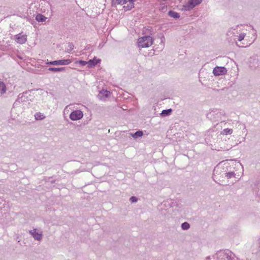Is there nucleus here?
<instances>
[{
    "instance_id": "ddd939ff",
    "label": "nucleus",
    "mask_w": 260,
    "mask_h": 260,
    "mask_svg": "<svg viewBox=\"0 0 260 260\" xmlns=\"http://www.w3.org/2000/svg\"><path fill=\"white\" fill-rule=\"evenodd\" d=\"M71 62V60L69 59L55 60V66L68 65Z\"/></svg>"
},
{
    "instance_id": "6e6552de",
    "label": "nucleus",
    "mask_w": 260,
    "mask_h": 260,
    "mask_svg": "<svg viewBox=\"0 0 260 260\" xmlns=\"http://www.w3.org/2000/svg\"><path fill=\"white\" fill-rule=\"evenodd\" d=\"M15 37L16 41L21 44L25 43L27 40L26 35H22V33L16 35Z\"/></svg>"
},
{
    "instance_id": "72a5a7b5",
    "label": "nucleus",
    "mask_w": 260,
    "mask_h": 260,
    "mask_svg": "<svg viewBox=\"0 0 260 260\" xmlns=\"http://www.w3.org/2000/svg\"><path fill=\"white\" fill-rule=\"evenodd\" d=\"M46 63L47 64L55 66V60L54 61H49V62H47Z\"/></svg>"
},
{
    "instance_id": "4468645a",
    "label": "nucleus",
    "mask_w": 260,
    "mask_h": 260,
    "mask_svg": "<svg viewBox=\"0 0 260 260\" xmlns=\"http://www.w3.org/2000/svg\"><path fill=\"white\" fill-rule=\"evenodd\" d=\"M162 205L166 207H169L170 208H173L174 206H177L178 204L176 202L170 200L164 202Z\"/></svg>"
},
{
    "instance_id": "4be33fe9",
    "label": "nucleus",
    "mask_w": 260,
    "mask_h": 260,
    "mask_svg": "<svg viewBox=\"0 0 260 260\" xmlns=\"http://www.w3.org/2000/svg\"><path fill=\"white\" fill-rule=\"evenodd\" d=\"M125 0H112V5L116 6L117 5H124L125 4Z\"/></svg>"
},
{
    "instance_id": "c85d7f7f",
    "label": "nucleus",
    "mask_w": 260,
    "mask_h": 260,
    "mask_svg": "<svg viewBox=\"0 0 260 260\" xmlns=\"http://www.w3.org/2000/svg\"><path fill=\"white\" fill-rule=\"evenodd\" d=\"M235 30H236V28H230L227 31L226 35L228 36H230H230H236V35H235V32L234 31Z\"/></svg>"
},
{
    "instance_id": "393cba45",
    "label": "nucleus",
    "mask_w": 260,
    "mask_h": 260,
    "mask_svg": "<svg viewBox=\"0 0 260 260\" xmlns=\"http://www.w3.org/2000/svg\"><path fill=\"white\" fill-rule=\"evenodd\" d=\"M181 227L183 230H187L190 228V224L187 222H184L181 224Z\"/></svg>"
},
{
    "instance_id": "b1692460",
    "label": "nucleus",
    "mask_w": 260,
    "mask_h": 260,
    "mask_svg": "<svg viewBox=\"0 0 260 260\" xmlns=\"http://www.w3.org/2000/svg\"><path fill=\"white\" fill-rule=\"evenodd\" d=\"M224 174L225 175V176L227 178V179H230L232 178L233 177H235L236 178H237L235 177L236 174L234 172H225L224 173Z\"/></svg>"
},
{
    "instance_id": "dca6fc26",
    "label": "nucleus",
    "mask_w": 260,
    "mask_h": 260,
    "mask_svg": "<svg viewBox=\"0 0 260 260\" xmlns=\"http://www.w3.org/2000/svg\"><path fill=\"white\" fill-rule=\"evenodd\" d=\"M48 70L51 72H60L64 71L65 70L64 67H60V68H54V67H50L48 69Z\"/></svg>"
},
{
    "instance_id": "5701e85b",
    "label": "nucleus",
    "mask_w": 260,
    "mask_h": 260,
    "mask_svg": "<svg viewBox=\"0 0 260 260\" xmlns=\"http://www.w3.org/2000/svg\"><path fill=\"white\" fill-rule=\"evenodd\" d=\"M6 87L5 83L2 81H0V93L1 94L5 93L6 92Z\"/></svg>"
},
{
    "instance_id": "f03ea898",
    "label": "nucleus",
    "mask_w": 260,
    "mask_h": 260,
    "mask_svg": "<svg viewBox=\"0 0 260 260\" xmlns=\"http://www.w3.org/2000/svg\"><path fill=\"white\" fill-rule=\"evenodd\" d=\"M153 43V38L149 36H145L139 38L138 40V45L139 47L147 48L152 45Z\"/></svg>"
},
{
    "instance_id": "9d476101",
    "label": "nucleus",
    "mask_w": 260,
    "mask_h": 260,
    "mask_svg": "<svg viewBox=\"0 0 260 260\" xmlns=\"http://www.w3.org/2000/svg\"><path fill=\"white\" fill-rule=\"evenodd\" d=\"M223 254V256H225L224 260H233L235 256L233 253L229 250H225Z\"/></svg>"
},
{
    "instance_id": "c9c22d12",
    "label": "nucleus",
    "mask_w": 260,
    "mask_h": 260,
    "mask_svg": "<svg viewBox=\"0 0 260 260\" xmlns=\"http://www.w3.org/2000/svg\"><path fill=\"white\" fill-rule=\"evenodd\" d=\"M127 1H129V0H125L126 3L127 2Z\"/></svg>"
},
{
    "instance_id": "39448f33",
    "label": "nucleus",
    "mask_w": 260,
    "mask_h": 260,
    "mask_svg": "<svg viewBox=\"0 0 260 260\" xmlns=\"http://www.w3.org/2000/svg\"><path fill=\"white\" fill-rule=\"evenodd\" d=\"M83 113L80 110H76L72 111L69 116L70 118L73 121H77L82 118Z\"/></svg>"
},
{
    "instance_id": "aec40b11",
    "label": "nucleus",
    "mask_w": 260,
    "mask_h": 260,
    "mask_svg": "<svg viewBox=\"0 0 260 260\" xmlns=\"http://www.w3.org/2000/svg\"><path fill=\"white\" fill-rule=\"evenodd\" d=\"M172 109L163 110L162 111L161 113H160V115L162 117H166V116L170 115L171 114V113H172Z\"/></svg>"
},
{
    "instance_id": "2f4dec72",
    "label": "nucleus",
    "mask_w": 260,
    "mask_h": 260,
    "mask_svg": "<svg viewBox=\"0 0 260 260\" xmlns=\"http://www.w3.org/2000/svg\"><path fill=\"white\" fill-rule=\"evenodd\" d=\"M21 104V103L18 100L16 99L13 104V108H15L19 107H20Z\"/></svg>"
},
{
    "instance_id": "f8f14e48",
    "label": "nucleus",
    "mask_w": 260,
    "mask_h": 260,
    "mask_svg": "<svg viewBox=\"0 0 260 260\" xmlns=\"http://www.w3.org/2000/svg\"><path fill=\"white\" fill-rule=\"evenodd\" d=\"M110 94V91L107 90H102L100 92L98 96L101 100H104L105 99L108 98Z\"/></svg>"
},
{
    "instance_id": "a211bd4d",
    "label": "nucleus",
    "mask_w": 260,
    "mask_h": 260,
    "mask_svg": "<svg viewBox=\"0 0 260 260\" xmlns=\"http://www.w3.org/2000/svg\"><path fill=\"white\" fill-rule=\"evenodd\" d=\"M47 17L41 14H38L36 16V20L40 22H43L46 21Z\"/></svg>"
},
{
    "instance_id": "bb28decb",
    "label": "nucleus",
    "mask_w": 260,
    "mask_h": 260,
    "mask_svg": "<svg viewBox=\"0 0 260 260\" xmlns=\"http://www.w3.org/2000/svg\"><path fill=\"white\" fill-rule=\"evenodd\" d=\"M233 133V129L230 128H225L221 132V134L227 135H231Z\"/></svg>"
},
{
    "instance_id": "7ed1b4c3",
    "label": "nucleus",
    "mask_w": 260,
    "mask_h": 260,
    "mask_svg": "<svg viewBox=\"0 0 260 260\" xmlns=\"http://www.w3.org/2000/svg\"><path fill=\"white\" fill-rule=\"evenodd\" d=\"M248 64L251 70H256L260 68V55L254 54L250 56L248 60Z\"/></svg>"
},
{
    "instance_id": "423d86ee",
    "label": "nucleus",
    "mask_w": 260,
    "mask_h": 260,
    "mask_svg": "<svg viewBox=\"0 0 260 260\" xmlns=\"http://www.w3.org/2000/svg\"><path fill=\"white\" fill-rule=\"evenodd\" d=\"M227 73V69L224 67L216 66L213 70V74L215 76L224 75Z\"/></svg>"
},
{
    "instance_id": "c756f323",
    "label": "nucleus",
    "mask_w": 260,
    "mask_h": 260,
    "mask_svg": "<svg viewBox=\"0 0 260 260\" xmlns=\"http://www.w3.org/2000/svg\"><path fill=\"white\" fill-rule=\"evenodd\" d=\"M76 63H79L82 67L85 66L86 64H87L88 66V61H84V60H80L77 61Z\"/></svg>"
},
{
    "instance_id": "0eeeda50",
    "label": "nucleus",
    "mask_w": 260,
    "mask_h": 260,
    "mask_svg": "<svg viewBox=\"0 0 260 260\" xmlns=\"http://www.w3.org/2000/svg\"><path fill=\"white\" fill-rule=\"evenodd\" d=\"M29 232L35 240L40 241L42 239V233H39L36 229L30 230Z\"/></svg>"
},
{
    "instance_id": "2eb2a0df",
    "label": "nucleus",
    "mask_w": 260,
    "mask_h": 260,
    "mask_svg": "<svg viewBox=\"0 0 260 260\" xmlns=\"http://www.w3.org/2000/svg\"><path fill=\"white\" fill-rule=\"evenodd\" d=\"M137 0H129V1H127V2H128L129 4H127L126 6H124L123 7L124 10L125 11H128L131 10L132 8H134V3Z\"/></svg>"
},
{
    "instance_id": "1a4fd4ad",
    "label": "nucleus",
    "mask_w": 260,
    "mask_h": 260,
    "mask_svg": "<svg viewBox=\"0 0 260 260\" xmlns=\"http://www.w3.org/2000/svg\"><path fill=\"white\" fill-rule=\"evenodd\" d=\"M28 91H26L22 93H19L18 95L17 100H18L21 103L25 102L28 100V96L26 95L28 93Z\"/></svg>"
},
{
    "instance_id": "f704fd0d",
    "label": "nucleus",
    "mask_w": 260,
    "mask_h": 260,
    "mask_svg": "<svg viewBox=\"0 0 260 260\" xmlns=\"http://www.w3.org/2000/svg\"><path fill=\"white\" fill-rule=\"evenodd\" d=\"M236 44L239 47H244L243 45H239L237 43H236Z\"/></svg>"
},
{
    "instance_id": "cd10ccee",
    "label": "nucleus",
    "mask_w": 260,
    "mask_h": 260,
    "mask_svg": "<svg viewBox=\"0 0 260 260\" xmlns=\"http://www.w3.org/2000/svg\"><path fill=\"white\" fill-rule=\"evenodd\" d=\"M221 172V168L217 166L213 170V174L216 176V175H219Z\"/></svg>"
},
{
    "instance_id": "7c9ffc66",
    "label": "nucleus",
    "mask_w": 260,
    "mask_h": 260,
    "mask_svg": "<svg viewBox=\"0 0 260 260\" xmlns=\"http://www.w3.org/2000/svg\"><path fill=\"white\" fill-rule=\"evenodd\" d=\"M246 36V34L245 33H242V34H240L239 35V36H236V37H238V40L240 42H241V41H242L245 37Z\"/></svg>"
},
{
    "instance_id": "f257e3e1",
    "label": "nucleus",
    "mask_w": 260,
    "mask_h": 260,
    "mask_svg": "<svg viewBox=\"0 0 260 260\" xmlns=\"http://www.w3.org/2000/svg\"><path fill=\"white\" fill-rule=\"evenodd\" d=\"M223 111L217 109H214L207 113V117L213 121H218L221 119L222 115H224Z\"/></svg>"
},
{
    "instance_id": "a878e982",
    "label": "nucleus",
    "mask_w": 260,
    "mask_h": 260,
    "mask_svg": "<svg viewBox=\"0 0 260 260\" xmlns=\"http://www.w3.org/2000/svg\"><path fill=\"white\" fill-rule=\"evenodd\" d=\"M74 45L72 42H69L68 44V48L66 49V52L69 53L74 49Z\"/></svg>"
},
{
    "instance_id": "473e14b6",
    "label": "nucleus",
    "mask_w": 260,
    "mask_h": 260,
    "mask_svg": "<svg viewBox=\"0 0 260 260\" xmlns=\"http://www.w3.org/2000/svg\"><path fill=\"white\" fill-rule=\"evenodd\" d=\"M129 201L131 203H136L138 201V198L136 197L132 196L130 198Z\"/></svg>"
},
{
    "instance_id": "9b49d317",
    "label": "nucleus",
    "mask_w": 260,
    "mask_h": 260,
    "mask_svg": "<svg viewBox=\"0 0 260 260\" xmlns=\"http://www.w3.org/2000/svg\"><path fill=\"white\" fill-rule=\"evenodd\" d=\"M101 61V60L100 59H98L96 57H94L92 59H90L88 60V68H91L95 66L98 63H100Z\"/></svg>"
},
{
    "instance_id": "f3484780",
    "label": "nucleus",
    "mask_w": 260,
    "mask_h": 260,
    "mask_svg": "<svg viewBox=\"0 0 260 260\" xmlns=\"http://www.w3.org/2000/svg\"><path fill=\"white\" fill-rule=\"evenodd\" d=\"M168 15L171 17L174 18L175 19H178L180 17L179 14L173 10H170L168 12Z\"/></svg>"
},
{
    "instance_id": "412c9836",
    "label": "nucleus",
    "mask_w": 260,
    "mask_h": 260,
    "mask_svg": "<svg viewBox=\"0 0 260 260\" xmlns=\"http://www.w3.org/2000/svg\"><path fill=\"white\" fill-rule=\"evenodd\" d=\"M35 118L36 120H41L44 119L45 116L41 112H37L35 114Z\"/></svg>"
},
{
    "instance_id": "6ab92c4d",
    "label": "nucleus",
    "mask_w": 260,
    "mask_h": 260,
    "mask_svg": "<svg viewBox=\"0 0 260 260\" xmlns=\"http://www.w3.org/2000/svg\"><path fill=\"white\" fill-rule=\"evenodd\" d=\"M143 135V133L142 131H137L134 134H131V136L134 138V139H137L139 137H142Z\"/></svg>"
},
{
    "instance_id": "20e7f679",
    "label": "nucleus",
    "mask_w": 260,
    "mask_h": 260,
    "mask_svg": "<svg viewBox=\"0 0 260 260\" xmlns=\"http://www.w3.org/2000/svg\"><path fill=\"white\" fill-rule=\"evenodd\" d=\"M202 0H189L187 3L183 5L182 10L184 11H190L197 6L200 5Z\"/></svg>"
}]
</instances>
